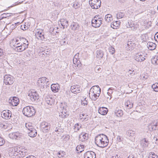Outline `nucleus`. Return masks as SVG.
Instances as JSON below:
<instances>
[{
    "instance_id": "1",
    "label": "nucleus",
    "mask_w": 158,
    "mask_h": 158,
    "mask_svg": "<svg viewBox=\"0 0 158 158\" xmlns=\"http://www.w3.org/2000/svg\"><path fill=\"white\" fill-rule=\"evenodd\" d=\"M108 142L109 139L107 136L103 134L98 135L95 138L96 144L101 148H104L106 146Z\"/></svg>"
},
{
    "instance_id": "2",
    "label": "nucleus",
    "mask_w": 158,
    "mask_h": 158,
    "mask_svg": "<svg viewBox=\"0 0 158 158\" xmlns=\"http://www.w3.org/2000/svg\"><path fill=\"white\" fill-rule=\"evenodd\" d=\"M23 113L26 116L31 117L35 114V111L33 107L28 106L23 108Z\"/></svg>"
},
{
    "instance_id": "3",
    "label": "nucleus",
    "mask_w": 158,
    "mask_h": 158,
    "mask_svg": "<svg viewBox=\"0 0 158 158\" xmlns=\"http://www.w3.org/2000/svg\"><path fill=\"white\" fill-rule=\"evenodd\" d=\"M49 81V80L45 77H42L39 79L38 81V85L39 87L42 89L46 87L47 83Z\"/></svg>"
},
{
    "instance_id": "4",
    "label": "nucleus",
    "mask_w": 158,
    "mask_h": 158,
    "mask_svg": "<svg viewBox=\"0 0 158 158\" xmlns=\"http://www.w3.org/2000/svg\"><path fill=\"white\" fill-rule=\"evenodd\" d=\"M39 97V96L36 91L33 90L28 92V98L30 99L32 102L37 101Z\"/></svg>"
},
{
    "instance_id": "5",
    "label": "nucleus",
    "mask_w": 158,
    "mask_h": 158,
    "mask_svg": "<svg viewBox=\"0 0 158 158\" xmlns=\"http://www.w3.org/2000/svg\"><path fill=\"white\" fill-rule=\"evenodd\" d=\"M4 78V82L6 85H11L14 82V78L10 75H6Z\"/></svg>"
},
{
    "instance_id": "6",
    "label": "nucleus",
    "mask_w": 158,
    "mask_h": 158,
    "mask_svg": "<svg viewBox=\"0 0 158 158\" xmlns=\"http://www.w3.org/2000/svg\"><path fill=\"white\" fill-rule=\"evenodd\" d=\"M89 2L90 6L94 9H97L101 6V1L100 0H89Z\"/></svg>"
},
{
    "instance_id": "7",
    "label": "nucleus",
    "mask_w": 158,
    "mask_h": 158,
    "mask_svg": "<svg viewBox=\"0 0 158 158\" xmlns=\"http://www.w3.org/2000/svg\"><path fill=\"white\" fill-rule=\"evenodd\" d=\"M1 115L2 118L6 119H9L11 117L12 114L9 110H4L2 111Z\"/></svg>"
},
{
    "instance_id": "8",
    "label": "nucleus",
    "mask_w": 158,
    "mask_h": 158,
    "mask_svg": "<svg viewBox=\"0 0 158 158\" xmlns=\"http://www.w3.org/2000/svg\"><path fill=\"white\" fill-rule=\"evenodd\" d=\"M40 126L44 132H47L50 129V125L49 123L46 122H42Z\"/></svg>"
},
{
    "instance_id": "9",
    "label": "nucleus",
    "mask_w": 158,
    "mask_h": 158,
    "mask_svg": "<svg viewBox=\"0 0 158 158\" xmlns=\"http://www.w3.org/2000/svg\"><path fill=\"white\" fill-rule=\"evenodd\" d=\"M103 19L102 18H100L99 19H93L92 21V26L95 27H99L102 23Z\"/></svg>"
},
{
    "instance_id": "10",
    "label": "nucleus",
    "mask_w": 158,
    "mask_h": 158,
    "mask_svg": "<svg viewBox=\"0 0 158 158\" xmlns=\"http://www.w3.org/2000/svg\"><path fill=\"white\" fill-rule=\"evenodd\" d=\"M61 110L60 112L59 113V117L62 118H65L68 116L69 115L67 113V111L66 109H64V106L61 107Z\"/></svg>"
},
{
    "instance_id": "11",
    "label": "nucleus",
    "mask_w": 158,
    "mask_h": 158,
    "mask_svg": "<svg viewBox=\"0 0 158 158\" xmlns=\"http://www.w3.org/2000/svg\"><path fill=\"white\" fill-rule=\"evenodd\" d=\"M9 135L10 137L12 139H18L21 137L23 134L22 133L17 131L11 133L9 134Z\"/></svg>"
},
{
    "instance_id": "12",
    "label": "nucleus",
    "mask_w": 158,
    "mask_h": 158,
    "mask_svg": "<svg viewBox=\"0 0 158 158\" xmlns=\"http://www.w3.org/2000/svg\"><path fill=\"white\" fill-rule=\"evenodd\" d=\"M91 93H95L96 94H100L101 89L98 85L94 86L91 87L89 91V94Z\"/></svg>"
},
{
    "instance_id": "13",
    "label": "nucleus",
    "mask_w": 158,
    "mask_h": 158,
    "mask_svg": "<svg viewBox=\"0 0 158 158\" xmlns=\"http://www.w3.org/2000/svg\"><path fill=\"white\" fill-rule=\"evenodd\" d=\"M158 122L157 121H154L152 122L149 126V129L151 131L156 130L158 128Z\"/></svg>"
},
{
    "instance_id": "14",
    "label": "nucleus",
    "mask_w": 158,
    "mask_h": 158,
    "mask_svg": "<svg viewBox=\"0 0 158 158\" xmlns=\"http://www.w3.org/2000/svg\"><path fill=\"white\" fill-rule=\"evenodd\" d=\"M10 101V103L13 106H17L19 102L18 98L15 97H11Z\"/></svg>"
},
{
    "instance_id": "15",
    "label": "nucleus",
    "mask_w": 158,
    "mask_h": 158,
    "mask_svg": "<svg viewBox=\"0 0 158 158\" xmlns=\"http://www.w3.org/2000/svg\"><path fill=\"white\" fill-rule=\"evenodd\" d=\"M84 158H95V153L92 151H89L86 152L84 154Z\"/></svg>"
},
{
    "instance_id": "16",
    "label": "nucleus",
    "mask_w": 158,
    "mask_h": 158,
    "mask_svg": "<svg viewBox=\"0 0 158 158\" xmlns=\"http://www.w3.org/2000/svg\"><path fill=\"white\" fill-rule=\"evenodd\" d=\"M134 59L136 61L139 62L143 61L145 59L141 53L136 54L135 56Z\"/></svg>"
},
{
    "instance_id": "17",
    "label": "nucleus",
    "mask_w": 158,
    "mask_h": 158,
    "mask_svg": "<svg viewBox=\"0 0 158 158\" xmlns=\"http://www.w3.org/2000/svg\"><path fill=\"white\" fill-rule=\"evenodd\" d=\"M42 33L43 31L42 30H40L39 31H37L35 34L36 37L38 39L41 40H44L45 37Z\"/></svg>"
},
{
    "instance_id": "18",
    "label": "nucleus",
    "mask_w": 158,
    "mask_h": 158,
    "mask_svg": "<svg viewBox=\"0 0 158 158\" xmlns=\"http://www.w3.org/2000/svg\"><path fill=\"white\" fill-rule=\"evenodd\" d=\"M28 48V45L27 43H25V44L22 45L21 46H19L15 48V50L18 52H21L25 50Z\"/></svg>"
},
{
    "instance_id": "19",
    "label": "nucleus",
    "mask_w": 158,
    "mask_h": 158,
    "mask_svg": "<svg viewBox=\"0 0 158 158\" xmlns=\"http://www.w3.org/2000/svg\"><path fill=\"white\" fill-rule=\"evenodd\" d=\"M88 139V134L87 133H81L79 136V140L82 142Z\"/></svg>"
},
{
    "instance_id": "20",
    "label": "nucleus",
    "mask_w": 158,
    "mask_h": 158,
    "mask_svg": "<svg viewBox=\"0 0 158 158\" xmlns=\"http://www.w3.org/2000/svg\"><path fill=\"white\" fill-rule=\"evenodd\" d=\"M60 88L59 85L57 83L52 84L51 85V90L54 92H57Z\"/></svg>"
},
{
    "instance_id": "21",
    "label": "nucleus",
    "mask_w": 158,
    "mask_h": 158,
    "mask_svg": "<svg viewBox=\"0 0 158 158\" xmlns=\"http://www.w3.org/2000/svg\"><path fill=\"white\" fill-rule=\"evenodd\" d=\"M98 111V113L101 114L105 115L107 114L108 112V109L106 107H102L99 108Z\"/></svg>"
},
{
    "instance_id": "22",
    "label": "nucleus",
    "mask_w": 158,
    "mask_h": 158,
    "mask_svg": "<svg viewBox=\"0 0 158 158\" xmlns=\"http://www.w3.org/2000/svg\"><path fill=\"white\" fill-rule=\"evenodd\" d=\"M147 46L148 48L151 50H154L156 47V45L155 43L151 42H149L147 44Z\"/></svg>"
},
{
    "instance_id": "23",
    "label": "nucleus",
    "mask_w": 158,
    "mask_h": 158,
    "mask_svg": "<svg viewBox=\"0 0 158 158\" xmlns=\"http://www.w3.org/2000/svg\"><path fill=\"white\" fill-rule=\"evenodd\" d=\"M29 132H28L29 136L31 137H34L37 135V132L36 129H32V130H29Z\"/></svg>"
},
{
    "instance_id": "24",
    "label": "nucleus",
    "mask_w": 158,
    "mask_h": 158,
    "mask_svg": "<svg viewBox=\"0 0 158 158\" xmlns=\"http://www.w3.org/2000/svg\"><path fill=\"white\" fill-rule=\"evenodd\" d=\"M114 112L115 115L118 117L122 116L123 114V111L118 108H116Z\"/></svg>"
},
{
    "instance_id": "25",
    "label": "nucleus",
    "mask_w": 158,
    "mask_h": 158,
    "mask_svg": "<svg viewBox=\"0 0 158 158\" xmlns=\"http://www.w3.org/2000/svg\"><path fill=\"white\" fill-rule=\"evenodd\" d=\"M88 115L85 114L81 113L80 115V119L82 121H86L88 120Z\"/></svg>"
},
{
    "instance_id": "26",
    "label": "nucleus",
    "mask_w": 158,
    "mask_h": 158,
    "mask_svg": "<svg viewBox=\"0 0 158 158\" xmlns=\"http://www.w3.org/2000/svg\"><path fill=\"white\" fill-rule=\"evenodd\" d=\"M45 101L50 106H52L54 104V101L53 98L49 96H48V97L45 98Z\"/></svg>"
},
{
    "instance_id": "27",
    "label": "nucleus",
    "mask_w": 158,
    "mask_h": 158,
    "mask_svg": "<svg viewBox=\"0 0 158 158\" xmlns=\"http://www.w3.org/2000/svg\"><path fill=\"white\" fill-rule=\"evenodd\" d=\"M96 56L97 58L101 59L102 58L103 56V52L102 51L100 50H98L96 52Z\"/></svg>"
},
{
    "instance_id": "28",
    "label": "nucleus",
    "mask_w": 158,
    "mask_h": 158,
    "mask_svg": "<svg viewBox=\"0 0 158 158\" xmlns=\"http://www.w3.org/2000/svg\"><path fill=\"white\" fill-rule=\"evenodd\" d=\"M60 23L61 25L63 27V28H64L65 27H67L68 26V21L66 19H61L60 20Z\"/></svg>"
},
{
    "instance_id": "29",
    "label": "nucleus",
    "mask_w": 158,
    "mask_h": 158,
    "mask_svg": "<svg viewBox=\"0 0 158 158\" xmlns=\"http://www.w3.org/2000/svg\"><path fill=\"white\" fill-rule=\"evenodd\" d=\"M152 64L154 65H158V55L155 56L151 59Z\"/></svg>"
},
{
    "instance_id": "30",
    "label": "nucleus",
    "mask_w": 158,
    "mask_h": 158,
    "mask_svg": "<svg viewBox=\"0 0 158 158\" xmlns=\"http://www.w3.org/2000/svg\"><path fill=\"white\" fill-rule=\"evenodd\" d=\"M82 125L78 123H76L73 126L75 132H77L81 128Z\"/></svg>"
},
{
    "instance_id": "31",
    "label": "nucleus",
    "mask_w": 158,
    "mask_h": 158,
    "mask_svg": "<svg viewBox=\"0 0 158 158\" xmlns=\"http://www.w3.org/2000/svg\"><path fill=\"white\" fill-rule=\"evenodd\" d=\"M105 20L108 23L110 22L111 20H112V16L110 14H108L106 15Z\"/></svg>"
},
{
    "instance_id": "32",
    "label": "nucleus",
    "mask_w": 158,
    "mask_h": 158,
    "mask_svg": "<svg viewBox=\"0 0 158 158\" xmlns=\"http://www.w3.org/2000/svg\"><path fill=\"white\" fill-rule=\"evenodd\" d=\"M73 61L74 64L75 65V67L76 65L78 67H80L81 64L80 60H79L77 59L75 57V58L73 59Z\"/></svg>"
},
{
    "instance_id": "33",
    "label": "nucleus",
    "mask_w": 158,
    "mask_h": 158,
    "mask_svg": "<svg viewBox=\"0 0 158 158\" xmlns=\"http://www.w3.org/2000/svg\"><path fill=\"white\" fill-rule=\"evenodd\" d=\"M141 144L143 145V146L145 147H147L148 144V141L146 139L144 138L141 141Z\"/></svg>"
},
{
    "instance_id": "34",
    "label": "nucleus",
    "mask_w": 158,
    "mask_h": 158,
    "mask_svg": "<svg viewBox=\"0 0 158 158\" xmlns=\"http://www.w3.org/2000/svg\"><path fill=\"white\" fill-rule=\"evenodd\" d=\"M133 103L129 100L127 101L125 103V105L129 109H131L133 107Z\"/></svg>"
},
{
    "instance_id": "35",
    "label": "nucleus",
    "mask_w": 158,
    "mask_h": 158,
    "mask_svg": "<svg viewBox=\"0 0 158 158\" xmlns=\"http://www.w3.org/2000/svg\"><path fill=\"white\" fill-rule=\"evenodd\" d=\"M25 127L29 131L32 130V129H34L32 126V123H26L25 124Z\"/></svg>"
},
{
    "instance_id": "36",
    "label": "nucleus",
    "mask_w": 158,
    "mask_h": 158,
    "mask_svg": "<svg viewBox=\"0 0 158 158\" xmlns=\"http://www.w3.org/2000/svg\"><path fill=\"white\" fill-rule=\"evenodd\" d=\"M75 89L73 91V93L75 94L79 93L81 90V88H80L79 86L77 85Z\"/></svg>"
},
{
    "instance_id": "37",
    "label": "nucleus",
    "mask_w": 158,
    "mask_h": 158,
    "mask_svg": "<svg viewBox=\"0 0 158 158\" xmlns=\"http://www.w3.org/2000/svg\"><path fill=\"white\" fill-rule=\"evenodd\" d=\"M148 158H158V156L153 152H150L149 153Z\"/></svg>"
},
{
    "instance_id": "38",
    "label": "nucleus",
    "mask_w": 158,
    "mask_h": 158,
    "mask_svg": "<svg viewBox=\"0 0 158 158\" xmlns=\"http://www.w3.org/2000/svg\"><path fill=\"white\" fill-rule=\"evenodd\" d=\"M83 145H78L76 148V149L77 151H78V153L81 152L83 150Z\"/></svg>"
},
{
    "instance_id": "39",
    "label": "nucleus",
    "mask_w": 158,
    "mask_h": 158,
    "mask_svg": "<svg viewBox=\"0 0 158 158\" xmlns=\"http://www.w3.org/2000/svg\"><path fill=\"white\" fill-rule=\"evenodd\" d=\"M152 88L156 92H158V83L153 84L152 85Z\"/></svg>"
},
{
    "instance_id": "40",
    "label": "nucleus",
    "mask_w": 158,
    "mask_h": 158,
    "mask_svg": "<svg viewBox=\"0 0 158 158\" xmlns=\"http://www.w3.org/2000/svg\"><path fill=\"white\" fill-rule=\"evenodd\" d=\"M95 72L98 73H99L102 72V69L99 66H96L94 69Z\"/></svg>"
},
{
    "instance_id": "41",
    "label": "nucleus",
    "mask_w": 158,
    "mask_h": 158,
    "mask_svg": "<svg viewBox=\"0 0 158 158\" xmlns=\"http://www.w3.org/2000/svg\"><path fill=\"white\" fill-rule=\"evenodd\" d=\"M125 15L124 13L119 12L117 14V18L118 19H121Z\"/></svg>"
},
{
    "instance_id": "42",
    "label": "nucleus",
    "mask_w": 158,
    "mask_h": 158,
    "mask_svg": "<svg viewBox=\"0 0 158 158\" xmlns=\"http://www.w3.org/2000/svg\"><path fill=\"white\" fill-rule=\"evenodd\" d=\"M80 4L78 2L75 1L73 4V6L75 9H77L80 8Z\"/></svg>"
},
{
    "instance_id": "43",
    "label": "nucleus",
    "mask_w": 158,
    "mask_h": 158,
    "mask_svg": "<svg viewBox=\"0 0 158 158\" xmlns=\"http://www.w3.org/2000/svg\"><path fill=\"white\" fill-rule=\"evenodd\" d=\"M118 22V21H116L113 24H111V27L114 29H116V27H118L119 25V24H117V23Z\"/></svg>"
},
{
    "instance_id": "44",
    "label": "nucleus",
    "mask_w": 158,
    "mask_h": 158,
    "mask_svg": "<svg viewBox=\"0 0 158 158\" xmlns=\"http://www.w3.org/2000/svg\"><path fill=\"white\" fill-rule=\"evenodd\" d=\"M128 76L130 77H132L135 74V72L134 70H129L128 71Z\"/></svg>"
},
{
    "instance_id": "45",
    "label": "nucleus",
    "mask_w": 158,
    "mask_h": 158,
    "mask_svg": "<svg viewBox=\"0 0 158 158\" xmlns=\"http://www.w3.org/2000/svg\"><path fill=\"white\" fill-rule=\"evenodd\" d=\"M77 26L78 25L77 23H73L71 25V28L72 30H75L77 28Z\"/></svg>"
},
{
    "instance_id": "46",
    "label": "nucleus",
    "mask_w": 158,
    "mask_h": 158,
    "mask_svg": "<svg viewBox=\"0 0 158 158\" xmlns=\"http://www.w3.org/2000/svg\"><path fill=\"white\" fill-rule=\"evenodd\" d=\"M135 132L132 130H129L127 132V135L130 136H132L135 134Z\"/></svg>"
},
{
    "instance_id": "47",
    "label": "nucleus",
    "mask_w": 158,
    "mask_h": 158,
    "mask_svg": "<svg viewBox=\"0 0 158 158\" xmlns=\"http://www.w3.org/2000/svg\"><path fill=\"white\" fill-rule=\"evenodd\" d=\"M25 43H24L23 42H21V43H19V44H14L13 46L15 48H16L18 47L19 46H20L22 45L25 44Z\"/></svg>"
},
{
    "instance_id": "48",
    "label": "nucleus",
    "mask_w": 158,
    "mask_h": 158,
    "mask_svg": "<svg viewBox=\"0 0 158 158\" xmlns=\"http://www.w3.org/2000/svg\"><path fill=\"white\" fill-rule=\"evenodd\" d=\"M21 42H23L21 40H19L17 39H15L13 40L12 42V43L13 45L14 44H19V43H21Z\"/></svg>"
},
{
    "instance_id": "49",
    "label": "nucleus",
    "mask_w": 158,
    "mask_h": 158,
    "mask_svg": "<svg viewBox=\"0 0 158 158\" xmlns=\"http://www.w3.org/2000/svg\"><path fill=\"white\" fill-rule=\"evenodd\" d=\"M63 139L64 141H68L69 139L70 136L68 135H65L63 136Z\"/></svg>"
},
{
    "instance_id": "50",
    "label": "nucleus",
    "mask_w": 158,
    "mask_h": 158,
    "mask_svg": "<svg viewBox=\"0 0 158 158\" xmlns=\"http://www.w3.org/2000/svg\"><path fill=\"white\" fill-rule=\"evenodd\" d=\"M134 46L135 44L134 43H132V44L130 46H129L128 48H127V47L126 45V47L127 50H130L131 49H133V48H134Z\"/></svg>"
},
{
    "instance_id": "51",
    "label": "nucleus",
    "mask_w": 158,
    "mask_h": 158,
    "mask_svg": "<svg viewBox=\"0 0 158 158\" xmlns=\"http://www.w3.org/2000/svg\"><path fill=\"white\" fill-rule=\"evenodd\" d=\"M12 152H17V153H20L21 152L22 153V152H21L19 149H18L17 148L15 147L12 150Z\"/></svg>"
},
{
    "instance_id": "52",
    "label": "nucleus",
    "mask_w": 158,
    "mask_h": 158,
    "mask_svg": "<svg viewBox=\"0 0 158 158\" xmlns=\"http://www.w3.org/2000/svg\"><path fill=\"white\" fill-rule=\"evenodd\" d=\"M109 50L110 52L112 54H113L115 52V51L114 49L112 46L109 47Z\"/></svg>"
},
{
    "instance_id": "53",
    "label": "nucleus",
    "mask_w": 158,
    "mask_h": 158,
    "mask_svg": "<svg viewBox=\"0 0 158 158\" xmlns=\"http://www.w3.org/2000/svg\"><path fill=\"white\" fill-rule=\"evenodd\" d=\"M5 143V141L3 138L0 137V146L3 145Z\"/></svg>"
},
{
    "instance_id": "54",
    "label": "nucleus",
    "mask_w": 158,
    "mask_h": 158,
    "mask_svg": "<svg viewBox=\"0 0 158 158\" xmlns=\"http://www.w3.org/2000/svg\"><path fill=\"white\" fill-rule=\"evenodd\" d=\"M86 98H85L84 99V101L82 100V101L81 102V104L82 105H83L84 106H85L87 105L88 102L86 100Z\"/></svg>"
},
{
    "instance_id": "55",
    "label": "nucleus",
    "mask_w": 158,
    "mask_h": 158,
    "mask_svg": "<svg viewBox=\"0 0 158 158\" xmlns=\"http://www.w3.org/2000/svg\"><path fill=\"white\" fill-rule=\"evenodd\" d=\"M92 94H93V96L95 98L94 100H95L97 99L99 97L100 94H96L95 93H91Z\"/></svg>"
},
{
    "instance_id": "56",
    "label": "nucleus",
    "mask_w": 158,
    "mask_h": 158,
    "mask_svg": "<svg viewBox=\"0 0 158 158\" xmlns=\"http://www.w3.org/2000/svg\"><path fill=\"white\" fill-rule=\"evenodd\" d=\"M11 154H12V156H15V158H16V156L17 157H19V154H20V153H17V152H12Z\"/></svg>"
},
{
    "instance_id": "57",
    "label": "nucleus",
    "mask_w": 158,
    "mask_h": 158,
    "mask_svg": "<svg viewBox=\"0 0 158 158\" xmlns=\"http://www.w3.org/2000/svg\"><path fill=\"white\" fill-rule=\"evenodd\" d=\"M46 52H45V54L46 55V56H48L49 55H50V53H51V51L50 49H48L47 50H46Z\"/></svg>"
},
{
    "instance_id": "58",
    "label": "nucleus",
    "mask_w": 158,
    "mask_h": 158,
    "mask_svg": "<svg viewBox=\"0 0 158 158\" xmlns=\"http://www.w3.org/2000/svg\"><path fill=\"white\" fill-rule=\"evenodd\" d=\"M21 40L22 42L27 43V44L28 46V45L29 44L28 41L26 39L24 38H22Z\"/></svg>"
},
{
    "instance_id": "59",
    "label": "nucleus",
    "mask_w": 158,
    "mask_h": 158,
    "mask_svg": "<svg viewBox=\"0 0 158 158\" xmlns=\"http://www.w3.org/2000/svg\"><path fill=\"white\" fill-rule=\"evenodd\" d=\"M133 43L134 42H133L131 41H128L126 45L127 47V48H128L129 46H130L132 44V43Z\"/></svg>"
},
{
    "instance_id": "60",
    "label": "nucleus",
    "mask_w": 158,
    "mask_h": 158,
    "mask_svg": "<svg viewBox=\"0 0 158 158\" xmlns=\"http://www.w3.org/2000/svg\"><path fill=\"white\" fill-rule=\"evenodd\" d=\"M154 38L156 41L158 42V32L156 33L154 36Z\"/></svg>"
},
{
    "instance_id": "61",
    "label": "nucleus",
    "mask_w": 158,
    "mask_h": 158,
    "mask_svg": "<svg viewBox=\"0 0 158 158\" xmlns=\"http://www.w3.org/2000/svg\"><path fill=\"white\" fill-rule=\"evenodd\" d=\"M141 40H142V42L146 41V39H144V37L145 38V35H142V36H141Z\"/></svg>"
},
{
    "instance_id": "62",
    "label": "nucleus",
    "mask_w": 158,
    "mask_h": 158,
    "mask_svg": "<svg viewBox=\"0 0 158 158\" xmlns=\"http://www.w3.org/2000/svg\"><path fill=\"white\" fill-rule=\"evenodd\" d=\"M77 85H73V86H72L70 88V90L71 91V92L73 93V90L75 89V88L76 87Z\"/></svg>"
},
{
    "instance_id": "63",
    "label": "nucleus",
    "mask_w": 158,
    "mask_h": 158,
    "mask_svg": "<svg viewBox=\"0 0 158 158\" xmlns=\"http://www.w3.org/2000/svg\"><path fill=\"white\" fill-rule=\"evenodd\" d=\"M3 15V17L6 18L7 17H9L10 16V14L9 13H5Z\"/></svg>"
},
{
    "instance_id": "64",
    "label": "nucleus",
    "mask_w": 158,
    "mask_h": 158,
    "mask_svg": "<svg viewBox=\"0 0 158 158\" xmlns=\"http://www.w3.org/2000/svg\"><path fill=\"white\" fill-rule=\"evenodd\" d=\"M3 55V49L0 48V56H1Z\"/></svg>"
}]
</instances>
